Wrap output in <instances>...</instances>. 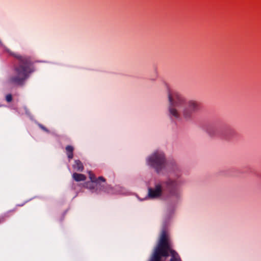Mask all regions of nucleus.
<instances>
[{"instance_id": "2eb2a0df", "label": "nucleus", "mask_w": 261, "mask_h": 261, "mask_svg": "<svg viewBox=\"0 0 261 261\" xmlns=\"http://www.w3.org/2000/svg\"><path fill=\"white\" fill-rule=\"evenodd\" d=\"M97 181H98V180H100V181H102V182H105V181H106V179H105V178L103 177H102V176H99V177L98 178V179H97ZM97 183H98V182H97L96 184H97Z\"/></svg>"}, {"instance_id": "39448f33", "label": "nucleus", "mask_w": 261, "mask_h": 261, "mask_svg": "<svg viewBox=\"0 0 261 261\" xmlns=\"http://www.w3.org/2000/svg\"><path fill=\"white\" fill-rule=\"evenodd\" d=\"M163 188L162 184L157 182L155 184L153 188H148V195L151 198H156L161 196Z\"/></svg>"}, {"instance_id": "f03ea898", "label": "nucleus", "mask_w": 261, "mask_h": 261, "mask_svg": "<svg viewBox=\"0 0 261 261\" xmlns=\"http://www.w3.org/2000/svg\"><path fill=\"white\" fill-rule=\"evenodd\" d=\"M168 115L172 120L186 121L192 120L193 115L199 109V103L194 100H187L177 92L168 93Z\"/></svg>"}, {"instance_id": "20e7f679", "label": "nucleus", "mask_w": 261, "mask_h": 261, "mask_svg": "<svg viewBox=\"0 0 261 261\" xmlns=\"http://www.w3.org/2000/svg\"><path fill=\"white\" fill-rule=\"evenodd\" d=\"M173 251L168 241L165 230H162L158 244L154 249L150 261H161V257H167L169 252Z\"/></svg>"}, {"instance_id": "7ed1b4c3", "label": "nucleus", "mask_w": 261, "mask_h": 261, "mask_svg": "<svg viewBox=\"0 0 261 261\" xmlns=\"http://www.w3.org/2000/svg\"><path fill=\"white\" fill-rule=\"evenodd\" d=\"M9 54L16 61L14 65L15 75L9 77L8 82L11 84L22 85L30 75L35 71L34 63L29 56L12 51H9Z\"/></svg>"}, {"instance_id": "ddd939ff", "label": "nucleus", "mask_w": 261, "mask_h": 261, "mask_svg": "<svg viewBox=\"0 0 261 261\" xmlns=\"http://www.w3.org/2000/svg\"><path fill=\"white\" fill-rule=\"evenodd\" d=\"M6 100L7 102H11L12 100V96L11 94H7L6 96Z\"/></svg>"}, {"instance_id": "0eeeda50", "label": "nucleus", "mask_w": 261, "mask_h": 261, "mask_svg": "<svg viewBox=\"0 0 261 261\" xmlns=\"http://www.w3.org/2000/svg\"><path fill=\"white\" fill-rule=\"evenodd\" d=\"M237 132L233 129H229L225 134L222 135V137L225 140H230L237 135Z\"/></svg>"}, {"instance_id": "1a4fd4ad", "label": "nucleus", "mask_w": 261, "mask_h": 261, "mask_svg": "<svg viewBox=\"0 0 261 261\" xmlns=\"http://www.w3.org/2000/svg\"><path fill=\"white\" fill-rule=\"evenodd\" d=\"M72 177L76 181H84L86 179L85 175L77 173H74L72 174Z\"/></svg>"}, {"instance_id": "4468645a", "label": "nucleus", "mask_w": 261, "mask_h": 261, "mask_svg": "<svg viewBox=\"0 0 261 261\" xmlns=\"http://www.w3.org/2000/svg\"><path fill=\"white\" fill-rule=\"evenodd\" d=\"M38 126L41 129H42L43 130H44V132H46V133H49V130L46 128L44 126H43L42 124H38Z\"/></svg>"}, {"instance_id": "f8f14e48", "label": "nucleus", "mask_w": 261, "mask_h": 261, "mask_svg": "<svg viewBox=\"0 0 261 261\" xmlns=\"http://www.w3.org/2000/svg\"><path fill=\"white\" fill-rule=\"evenodd\" d=\"M88 173H89V178L90 179L91 181L92 182L97 183V180L95 176L94 175V174L92 173V172L90 171L88 172Z\"/></svg>"}, {"instance_id": "423d86ee", "label": "nucleus", "mask_w": 261, "mask_h": 261, "mask_svg": "<svg viewBox=\"0 0 261 261\" xmlns=\"http://www.w3.org/2000/svg\"><path fill=\"white\" fill-rule=\"evenodd\" d=\"M206 133L211 137H216L219 135L218 129L214 126H208L206 128Z\"/></svg>"}, {"instance_id": "f257e3e1", "label": "nucleus", "mask_w": 261, "mask_h": 261, "mask_svg": "<svg viewBox=\"0 0 261 261\" xmlns=\"http://www.w3.org/2000/svg\"><path fill=\"white\" fill-rule=\"evenodd\" d=\"M146 164L158 173L163 170L175 174L174 178L169 177L163 184L167 191V199L171 203H177L182 195L181 186L182 180L179 178V168L173 160H167L164 152L156 150L146 159Z\"/></svg>"}, {"instance_id": "9b49d317", "label": "nucleus", "mask_w": 261, "mask_h": 261, "mask_svg": "<svg viewBox=\"0 0 261 261\" xmlns=\"http://www.w3.org/2000/svg\"><path fill=\"white\" fill-rule=\"evenodd\" d=\"M170 253L172 257L170 261H181L179 256L175 251H171Z\"/></svg>"}, {"instance_id": "6e6552de", "label": "nucleus", "mask_w": 261, "mask_h": 261, "mask_svg": "<svg viewBox=\"0 0 261 261\" xmlns=\"http://www.w3.org/2000/svg\"><path fill=\"white\" fill-rule=\"evenodd\" d=\"M73 168L77 171L82 172L84 170V166L82 163L79 160L74 161Z\"/></svg>"}, {"instance_id": "9d476101", "label": "nucleus", "mask_w": 261, "mask_h": 261, "mask_svg": "<svg viewBox=\"0 0 261 261\" xmlns=\"http://www.w3.org/2000/svg\"><path fill=\"white\" fill-rule=\"evenodd\" d=\"M65 149H66V154H67L68 158L69 160L72 159L73 157V152L74 150L73 147L71 145H67Z\"/></svg>"}, {"instance_id": "dca6fc26", "label": "nucleus", "mask_w": 261, "mask_h": 261, "mask_svg": "<svg viewBox=\"0 0 261 261\" xmlns=\"http://www.w3.org/2000/svg\"><path fill=\"white\" fill-rule=\"evenodd\" d=\"M15 211V210H11V211H9V212H14Z\"/></svg>"}]
</instances>
